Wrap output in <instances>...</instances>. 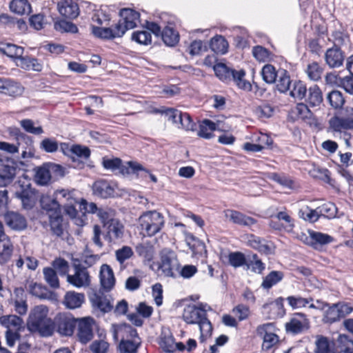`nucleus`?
<instances>
[{
  "instance_id": "obj_1",
  "label": "nucleus",
  "mask_w": 353,
  "mask_h": 353,
  "mask_svg": "<svg viewBox=\"0 0 353 353\" xmlns=\"http://www.w3.org/2000/svg\"><path fill=\"white\" fill-rule=\"evenodd\" d=\"M120 19L110 27H93L92 34L97 38L111 40L123 36L128 30L135 28L140 21V14L131 8L119 12Z\"/></svg>"
},
{
  "instance_id": "obj_2",
  "label": "nucleus",
  "mask_w": 353,
  "mask_h": 353,
  "mask_svg": "<svg viewBox=\"0 0 353 353\" xmlns=\"http://www.w3.org/2000/svg\"><path fill=\"white\" fill-rule=\"evenodd\" d=\"M207 303H199L197 305L189 304L183 312V319L188 324H197L199 327L200 340L203 342L212 332V325L207 317V312L211 310Z\"/></svg>"
},
{
  "instance_id": "obj_3",
  "label": "nucleus",
  "mask_w": 353,
  "mask_h": 353,
  "mask_svg": "<svg viewBox=\"0 0 353 353\" xmlns=\"http://www.w3.org/2000/svg\"><path fill=\"white\" fill-rule=\"evenodd\" d=\"M48 307L45 305H40L34 307L29 314L27 322L28 330L45 337L52 335L55 325L53 321L48 316Z\"/></svg>"
},
{
  "instance_id": "obj_4",
  "label": "nucleus",
  "mask_w": 353,
  "mask_h": 353,
  "mask_svg": "<svg viewBox=\"0 0 353 353\" xmlns=\"http://www.w3.org/2000/svg\"><path fill=\"white\" fill-rule=\"evenodd\" d=\"M139 220L143 235L148 236H154L159 232L165 224L163 216L156 210L143 213Z\"/></svg>"
},
{
  "instance_id": "obj_5",
  "label": "nucleus",
  "mask_w": 353,
  "mask_h": 353,
  "mask_svg": "<svg viewBox=\"0 0 353 353\" xmlns=\"http://www.w3.org/2000/svg\"><path fill=\"white\" fill-rule=\"evenodd\" d=\"M321 303V310H324L323 321L325 323L332 324L339 321L353 311V307L349 303L345 302H338L333 304Z\"/></svg>"
},
{
  "instance_id": "obj_6",
  "label": "nucleus",
  "mask_w": 353,
  "mask_h": 353,
  "mask_svg": "<svg viewBox=\"0 0 353 353\" xmlns=\"http://www.w3.org/2000/svg\"><path fill=\"white\" fill-rule=\"evenodd\" d=\"M158 268L163 276L176 277L180 269V263L176 253L169 248L163 249L160 252Z\"/></svg>"
},
{
  "instance_id": "obj_7",
  "label": "nucleus",
  "mask_w": 353,
  "mask_h": 353,
  "mask_svg": "<svg viewBox=\"0 0 353 353\" xmlns=\"http://www.w3.org/2000/svg\"><path fill=\"white\" fill-rule=\"evenodd\" d=\"M274 326L268 323L257 327V334L263 339L262 351L266 353H274L279 343V336L274 332Z\"/></svg>"
},
{
  "instance_id": "obj_8",
  "label": "nucleus",
  "mask_w": 353,
  "mask_h": 353,
  "mask_svg": "<svg viewBox=\"0 0 353 353\" xmlns=\"http://www.w3.org/2000/svg\"><path fill=\"white\" fill-rule=\"evenodd\" d=\"M310 320L305 314L296 312L285 324V328L287 333L296 335L306 332L310 328Z\"/></svg>"
},
{
  "instance_id": "obj_9",
  "label": "nucleus",
  "mask_w": 353,
  "mask_h": 353,
  "mask_svg": "<svg viewBox=\"0 0 353 353\" xmlns=\"http://www.w3.org/2000/svg\"><path fill=\"white\" fill-rule=\"evenodd\" d=\"M67 281L76 288L88 287L90 283V276L85 268L76 265L74 267V274H68Z\"/></svg>"
},
{
  "instance_id": "obj_10",
  "label": "nucleus",
  "mask_w": 353,
  "mask_h": 353,
  "mask_svg": "<svg viewBox=\"0 0 353 353\" xmlns=\"http://www.w3.org/2000/svg\"><path fill=\"white\" fill-rule=\"evenodd\" d=\"M114 185L105 180L97 181L92 186L95 195L102 198H108L122 194V190H115Z\"/></svg>"
},
{
  "instance_id": "obj_11",
  "label": "nucleus",
  "mask_w": 353,
  "mask_h": 353,
  "mask_svg": "<svg viewBox=\"0 0 353 353\" xmlns=\"http://www.w3.org/2000/svg\"><path fill=\"white\" fill-rule=\"evenodd\" d=\"M93 323L94 320L90 317L77 319V336L82 343H86L92 339Z\"/></svg>"
},
{
  "instance_id": "obj_12",
  "label": "nucleus",
  "mask_w": 353,
  "mask_h": 353,
  "mask_svg": "<svg viewBox=\"0 0 353 353\" xmlns=\"http://www.w3.org/2000/svg\"><path fill=\"white\" fill-rule=\"evenodd\" d=\"M229 128H225L221 121L216 123L209 119H204L199 125V130L197 132L199 137L209 139L212 137L214 130L226 131Z\"/></svg>"
},
{
  "instance_id": "obj_13",
  "label": "nucleus",
  "mask_w": 353,
  "mask_h": 353,
  "mask_svg": "<svg viewBox=\"0 0 353 353\" xmlns=\"http://www.w3.org/2000/svg\"><path fill=\"white\" fill-rule=\"evenodd\" d=\"M105 228V234L104 238L110 243H116L119 240L121 239L123 236L124 227L123 224L117 219L112 221Z\"/></svg>"
},
{
  "instance_id": "obj_14",
  "label": "nucleus",
  "mask_w": 353,
  "mask_h": 353,
  "mask_svg": "<svg viewBox=\"0 0 353 353\" xmlns=\"http://www.w3.org/2000/svg\"><path fill=\"white\" fill-rule=\"evenodd\" d=\"M57 10L62 17L70 19H74L79 14L77 0H61L57 3Z\"/></svg>"
},
{
  "instance_id": "obj_15",
  "label": "nucleus",
  "mask_w": 353,
  "mask_h": 353,
  "mask_svg": "<svg viewBox=\"0 0 353 353\" xmlns=\"http://www.w3.org/2000/svg\"><path fill=\"white\" fill-rule=\"evenodd\" d=\"M304 241L307 245L317 250L323 245L332 243L334 238L327 234L309 230V236H306Z\"/></svg>"
},
{
  "instance_id": "obj_16",
  "label": "nucleus",
  "mask_w": 353,
  "mask_h": 353,
  "mask_svg": "<svg viewBox=\"0 0 353 353\" xmlns=\"http://www.w3.org/2000/svg\"><path fill=\"white\" fill-rule=\"evenodd\" d=\"M110 331L115 341L126 340L138 334L136 329L127 323L112 324Z\"/></svg>"
},
{
  "instance_id": "obj_17",
  "label": "nucleus",
  "mask_w": 353,
  "mask_h": 353,
  "mask_svg": "<svg viewBox=\"0 0 353 353\" xmlns=\"http://www.w3.org/2000/svg\"><path fill=\"white\" fill-rule=\"evenodd\" d=\"M90 301L94 310H98L103 313L108 312L113 308L110 298L101 292L93 293L90 296Z\"/></svg>"
},
{
  "instance_id": "obj_18",
  "label": "nucleus",
  "mask_w": 353,
  "mask_h": 353,
  "mask_svg": "<svg viewBox=\"0 0 353 353\" xmlns=\"http://www.w3.org/2000/svg\"><path fill=\"white\" fill-rule=\"evenodd\" d=\"M77 319L70 316H60L57 319V331L62 336H71L77 326Z\"/></svg>"
},
{
  "instance_id": "obj_19",
  "label": "nucleus",
  "mask_w": 353,
  "mask_h": 353,
  "mask_svg": "<svg viewBox=\"0 0 353 353\" xmlns=\"http://www.w3.org/2000/svg\"><path fill=\"white\" fill-rule=\"evenodd\" d=\"M326 81L330 83H335L337 86L344 89L347 93L353 94V74L344 77H338L334 73H330L326 75Z\"/></svg>"
},
{
  "instance_id": "obj_20",
  "label": "nucleus",
  "mask_w": 353,
  "mask_h": 353,
  "mask_svg": "<svg viewBox=\"0 0 353 353\" xmlns=\"http://www.w3.org/2000/svg\"><path fill=\"white\" fill-rule=\"evenodd\" d=\"M330 129L336 132H341L353 129V117H333L329 121Z\"/></svg>"
},
{
  "instance_id": "obj_21",
  "label": "nucleus",
  "mask_w": 353,
  "mask_h": 353,
  "mask_svg": "<svg viewBox=\"0 0 353 353\" xmlns=\"http://www.w3.org/2000/svg\"><path fill=\"white\" fill-rule=\"evenodd\" d=\"M4 218L6 224L13 230H21L27 226L26 218L18 212H8L4 215Z\"/></svg>"
},
{
  "instance_id": "obj_22",
  "label": "nucleus",
  "mask_w": 353,
  "mask_h": 353,
  "mask_svg": "<svg viewBox=\"0 0 353 353\" xmlns=\"http://www.w3.org/2000/svg\"><path fill=\"white\" fill-rule=\"evenodd\" d=\"M224 214L230 221L240 225L250 226L256 223L253 218L248 216L239 211L226 210L224 211Z\"/></svg>"
},
{
  "instance_id": "obj_23",
  "label": "nucleus",
  "mask_w": 353,
  "mask_h": 353,
  "mask_svg": "<svg viewBox=\"0 0 353 353\" xmlns=\"http://www.w3.org/2000/svg\"><path fill=\"white\" fill-rule=\"evenodd\" d=\"M59 167V165L55 164L46 163L37 168L35 169V181L41 185H47L51 180L50 170Z\"/></svg>"
},
{
  "instance_id": "obj_24",
  "label": "nucleus",
  "mask_w": 353,
  "mask_h": 353,
  "mask_svg": "<svg viewBox=\"0 0 353 353\" xmlns=\"http://www.w3.org/2000/svg\"><path fill=\"white\" fill-rule=\"evenodd\" d=\"M28 292L41 299L52 300L55 298V294L47 287L37 283H30L28 287Z\"/></svg>"
},
{
  "instance_id": "obj_25",
  "label": "nucleus",
  "mask_w": 353,
  "mask_h": 353,
  "mask_svg": "<svg viewBox=\"0 0 353 353\" xmlns=\"http://www.w3.org/2000/svg\"><path fill=\"white\" fill-rule=\"evenodd\" d=\"M325 59L330 68H339L343 65L344 55L340 48L334 47L326 51Z\"/></svg>"
},
{
  "instance_id": "obj_26",
  "label": "nucleus",
  "mask_w": 353,
  "mask_h": 353,
  "mask_svg": "<svg viewBox=\"0 0 353 353\" xmlns=\"http://www.w3.org/2000/svg\"><path fill=\"white\" fill-rule=\"evenodd\" d=\"M84 301L85 295L83 293L69 291L65 293L63 303L68 309H76L80 307Z\"/></svg>"
},
{
  "instance_id": "obj_27",
  "label": "nucleus",
  "mask_w": 353,
  "mask_h": 353,
  "mask_svg": "<svg viewBox=\"0 0 353 353\" xmlns=\"http://www.w3.org/2000/svg\"><path fill=\"white\" fill-rule=\"evenodd\" d=\"M21 140L17 141L19 151L21 150V159H28L34 156V148L32 139L28 136H21Z\"/></svg>"
},
{
  "instance_id": "obj_28",
  "label": "nucleus",
  "mask_w": 353,
  "mask_h": 353,
  "mask_svg": "<svg viewBox=\"0 0 353 353\" xmlns=\"http://www.w3.org/2000/svg\"><path fill=\"white\" fill-rule=\"evenodd\" d=\"M141 339L139 334L126 340H121L119 348L121 353H137L141 345Z\"/></svg>"
},
{
  "instance_id": "obj_29",
  "label": "nucleus",
  "mask_w": 353,
  "mask_h": 353,
  "mask_svg": "<svg viewBox=\"0 0 353 353\" xmlns=\"http://www.w3.org/2000/svg\"><path fill=\"white\" fill-rule=\"evenodd\" d=\"M100 281L101 286L106 290H110L115 283L114 273L111 268L103 264L101 268Z\"/></svg>"
},
{
  "instance_id": "obj_30",
  "label": "nucleus",
  "mask_w": 353,
  "mask_h": 353,
  "mask_svg": "<svg viewBox=\"0 0 353 353\" xmlns=\"http://www.w3.org/2000/svg\"><path fill=\"white\" fill-rule=\"evenodd\" d=\"M23 321L16 315H6L0 317V324L6 327V331H21Z\"/></svg>"
},
{
  "instance_id": "obj_31",
  "label": "nucleus",
  "mask_w": 353,
  "mask_h": 353,
  "mask_svg": "<svg viewBox=\"0 0 353 353\" xmlns=\"http://www.w3.org/2000/svg\"><path fill=\"white\" fill-rule=\"evenodd\" d=\"M16 194L21 199L23 208L30 209L34 205L37 197L33 190L28 188L17 192Z\"/></svg>"
},
{
  "instance_id": "obj_32",
  "label": "nucleus",
  "mask_w": 353,
  "mask_h": 353,
  "mask_svg": "<svg viewBox=\"0 0 353 353\" xmlns=\"http://www.w3.org/2000/svg\"><path fill=\"white\" fill-rule=\"evenodd\" d=\"M41 205L48 214L49 218L54 216L57 214H61L60 205L54 199L49 196H43L41 199Z\"/></svg>"
},
{
  "instance_id": "obj_33",
  "label": "nucleus",
  "mask_w": 353,
  "mask_h": 353,
  "mask_svg": "<svg viewBox=\"0 0 353 353\" xmlns=\"http://www.w3.org/2000/svg\"><path fill=\"white\" fill-rule=\"evenodd\" d=\"M249 245L260 252L268 254L272 252L271 243H268L265 239L252 235L248 240Z\"/></svg>"
},
{
  "instance_id": "obj_34",
  "label": "nucleus",
  "mask_w": 353,
  "mask_h": 353,
  "mask_svg": "<svg viewBox=\"0 0 353 353\" xmlns=\"http://www.w3.org/2000/svg\"><path fill=\"white\" fill-rule=\"evenodd\" d=\"M277 78L278 79L276 80L275 83L278 91L282 93L288 91L292 83L288 72L284 69L279 70Z\"/></svg>"
},
{
  "instance_id": "obj_35",
  "label": "nucleus",
  "mask_w": 353,
  "mask_h": 353,
  "mask_svg": "<svg viewBox=\"0 0 353 353\" xmlns=\"http://www.w3.org/2000/svg\"><path fill=\"white\" fill-rule=\"evenodd\" d=\"M16 175V168L12 165H4L0 169V188L6 187L14 180Z\"/></svg>"
},
{
  "instance_id": "obj_36",
  "label": "nucleus",
  "mask_w": 353,
  "mask_h": 353,
  "mask_svg": "<svg viewBox=\"0 0 353 353\" xmlns=\"http://www.w3.org/2000/svg\"><path fill=\"white\" fill-rule=\"evenodd\" d=\"M23 88L19 83L10 79H5L2 93L11 96L17 97L23 93Z\"/></svg>"
},
{
  "instance_id": "obj_37",
  "label": "nucleus",
  "mask_w": 353,
  "mask_h": 353,
  "mask_svg": "<svg viewBox=\"0 0 353 353\" xmlns=\"http://www.w3.org/2000/svg\"><path fill=\"white\" fill-rule=\"evenodd\" d=\"M210 47L215 53L224 54L228 52V43L223 36L216 35L212 38Z\"/></svg>"
},
{
  "instance_id": "obj_38",
  "label": "nucleus",
  "mask_w": 353,
  "mask_h": 353,
  "mask_svg": "<svg viewBox=\"0 0 353 353\" xmlns=\"http://www.w3.org/2000/svg\"><path fill=\"white\" fill-rule=\"evenodd\" d=\"M216 76L221 81L228 82L232 81L234 70L228 68L225 63H218L213 66Z\"/></svg>"
},
{
  "instance_id": "obj_39",
  "label": "nucleus",
  "mask_w": 353,
  "mask_h": 353,
  "mask_svg": "<svg viewBox=\"0 0 353 353\" xmlns=\"http://www.w3.org/2000/svg\"><path fill=\"white\" fill-rule=\"evenodd\" d=\"M161 35L165 44L168 46H174L179 41V34L178 32L171 26H166L163 30Z\"/></svg>"
},
{
  "instance_id": "obj_40",
  "label": "nucleus",
  "mask_w": 353,
  "mask_h": 353,
  "mask_svg": "<svg viewBox=\"0 0 353 353\" xmlns=\"http://www.w3.org/2000/svg\"><path fill=\"white\" fill-rule=\"evenodd\" d=\"M110 15L107 10V8H100L99 10H96L94 14L92 17V20L93 22H96L99 27H108L109 21H110ZM93 27H96L95 26H92V28Z\"/></svg>"
},
{
  "instance_id": "obj_41",
  "label": "nucleus",
  "mask_w": 353,
  "mask_h": 353,
  "mask_svg": "<svg viewBox=\"0 0 353 353\" xmlns=\"http://www.w3.org/2000/svg\"><path fill=\"white\" fill-rule=\"evenodd\" d=\"M306 101L311 107L319 106L322 103V92L317 85H314L309 88Z\"/></svg>"
},
{
  "instance_id": "obj_42",
  "label": "nucleus",
  "mask_w": 353,
  "mask_h": 353,
  "mask_svg": "<svg viewBox=\"0 0 353 353\" xmlns=\"http://www.w3.org/2000/svg\"><path fill=\"white\" fill-rule=\"evenodd\" d=\"M10 8L12 12L21 15L31 12V6L28 0H12Z\"/></svg>"
},
{
  "instance_id": "obj_43",
  "label": "nucleus",
  "mask_w": 353,
  "mask_h": 353,
  "mask_svg": "<svg viewBox=\"0 0 353 353\" xmlns=\"http://www.w3.org/2000/svg\"><path fill=\"white\" fill-rule=\"evenodd\" d=\"M290 91V95L295 99H303L307 92V88L305 83L301 81H294L292 82Z\"/></svg>"
},
{
  "instance_id": "obj_44",
  "label": "nucleus",
  "mask_w": 353,
  "mask_h": 353,
  "mask_svg": "<svg viewBox=\"0 0 353 353\" xmlns=\"http://www.w3.org/2000/svg\"><path fill=\"white\" fill-rule=\"evenodd\" d=\"M43 274L45 281L50 288L53 289H58L59 288V279L57 272L52 268H44Z\"/></svg>"
},
{
  "instance_id": "obj_45",
  "label": "nucleus",
  "mask_w": 353,
  "mask_h": 353,
  "mask_svg": "<svg viewBox=\"0 0 353 353\" xmlns=\"http://www.w3.org/2000/svg\"><path fill=\"white\" fill-rule=\"evenodd\" d=\"M284 274L281 271H272L264 278L261 287L268 290L280 282Z\"/></svg>"
},
{
  "instance_id": "obj_46",
  "label": "nucleus",
  "mask_w": 353,
  "mask_h": 353,
  "mask_svg": "<svg viewBox=\"0 0 353 353\" xmlns=\"http://www.w3.org/2000/svg\"><path fill=\"white\" fill-rule=\"evenodd\" d=\"M245 72L243 70H234L232 74V80L239 87L245 91H250L252 90L251 83L245 79Z\"/></svg>"
},
{
  "instance_id": "obj_47",
  "label": "nucleus",
  "mask_w": 353,
  "mask_h": 353,
  "mask_svg": "<svg viewBox=\"0 0 353 353\" xmlns=\"http://www.w3.org/2000/svg\"><path fill=\"white\" fill-rule=\"evenodd\" d=\"M245 72L243 70H234L232 74V80L239 87L245 91H250L252 90L251 83L245 79Z\"/></svg>"
},
{
  "instance_id": "obj_48",
  "label": "nucleus",
  "mask_w": 353,
  "mask_h": 353,
  "mask_svg": "<svg viewBox=\"0 0 353 353\" xmlns=\"http://www.w3.org/2000/svg\"><path fill=\"white\" fill-rule=\"evenodd\" d=\"M286 300L289 305L293 309H301L305 307L309 303L313 301L312 297L303 298L301 296H289Z\"/></svg>"
},
{
  "instance_id": "obj_49",
  "label": "nucleus",
  "mask_w": 353,
  "mask_h": 353,
  "mask_svg": "<svg viewBox=\"0 0 353 353\" xmlns=\"http://www.w3.org/2000/svg\"><path fill=\"white\" fill-rule=\"evenodd\" d=\"M136 252L148 261H151L154 256V247L148 243H139L136 246Z\"/></svg>"
},
{
  "instance_id": "obj_50",
  "label": "nucleus",
  "mask_w": 353,
  "mask_h": 353,
  "mask_svg": "<svg viewBox=\"0 0 353 353\" xmlns=\"http://www.w3.org/2000/svg\"><path fill=\"white\" fill-rule=\"evenodd\" d=\"M261 73L263 81L267 83L272 84L276 82L279 70L276 71L272 65L266 64L263 67Z\"/></svg>"
},
{
  "instance_id": "obj_51",
  "label": "nucleus",
  "mask_w": 353,
  "mask_h": 353,
  "mask_svg": "<svg viewBox=\"0 0 353 353\" xmlns=\"http://www.w3.org/2000/svg\"><path fill=\"white\" fill-rule=\"evenodd\" d=\"M0 50L8 57L18 59L23 54V48L14 44L6 43L0 48Z\"/></svg>"
},
{
  "instance_id": "obj_52",
  "label": "nucleus",
  "mask_w": 353,
  "mask_h": 353,
  "mask_svg": "<svg viewBox=\"0 0 353 353\" xmlns=\"http://www.w3.org/2000/svg\"><path fill=\"white\" fill-rule=\"evenodd\" d=\"M338 349L341 353H353V340L346 334H340L337 339Z\"/></svg>"
},
{
  "instance_id": "obj_53",
  "label": "nucleus",
  "mask_w": 353,
  "mask_h": 353,
  "mask_svg": "<svg viewBox=\"0 0 353 353\" xmlns=\"http://www.w3.org/2000/svg\"><path fill=\"white\" fill-rule=\"evenodd\" d=\"M154 112L164 114L168 117V120L172 121L176 125L179 123V120L181 117L182 112L174 108H161L160 109H156Z\"/></svg>"
},
{
  "instance_id": "obj_54",
  "label": "nucleus",
  "mask_w": 353,
  "mask_h": 353,
  "mask_svg": "<svg viewBox=\"0 0 353 353\" xmlns=\"http://www.w3.org/2000/svg\"><path fill=\"white\" fill-rule=\"evenodd\" d=\"M54 29L61 32L75 33L78 31V28L75 24L64 19H59L54 22Z\"/></svg>"
},
{
  "instance_id": "obj_55",
  "label": "nucleus",
  "mask_w": 353,
  "mask_h": 353,
  "mask_svg": "<svg viewBox=\"0 0 353 353\" xmlns=\"http://www.w3.org/2000/svg\"><path fill=\"white\" fill-rule=\"evenodd\" d=\"M228 261L230 265L236 268L248 265L244 254L241 252H233L229 254Z\"/></svg>"
},
{
  "instance_id": "obj_56",
  "label": "nucleus",
  "mask_w": 353,
  "mask_h": 353,
  "mask_svg": "<svg viewBox=\"0 0 353 353\" xmlns=\"http://www.w3.org/2000/svg\"><path fill=\"white\" fill-rule=\"evenodd\" d=\"M12 253V245L9 241L0 243V264L7 263Z\"/></svg>"
},
{
  "instance_id": "obj_57",
  "label": "nucleus",
  "mask_w": 353,
  "mask_h": 353,
  "mask_svg": "<svg viewBox=\"0 0 353 353\" xmlns=\"http://www.w3.org/2000/svg\"><path fill=\"white\" fill-rule=\"evenodd\" d=\"M299 216L305 221L314 223L318 221L320 214L318 208L315 210H312L306 207L299 210Z\"/></svg>"
},
{
  "instance_id": "obj_58",
  "label": "nucleus",
  "mask_w": 353,
  "mask_h": 353,
  "mask_svg": "<svg viewBox=\"0 0 353 353\" xmlns=\"http://www.w3.org/2000/svg\"><path fill=\"white\" fill-rule=\"evenodd\" d=\"M132 39L139 44L148 45L152 42V36L148 30H139L132 33Z\"/></svg>"
},
{
  "instance_id": "obj_59",
  "label": "nucleus",
  "mask_w": 353,
  "mask_h": 353,
  "mask_svg": "<svg viewBox=\"0 0 353 353\" xmlns=\"http://www.w3.org/2000/svg\"><path fill=\"white\" fill-rule=\"evenodd\" d=\"M179 121L177 125L179 128L191 131H194L196 129V123L193 121L188 113L182 112Z\"/></svg>"
},
{
  "instance_id": "obj_60",
  "label": "nucleus",
  "mask_w": 353,
  "mask_h": 353,
  "mask_svg": "<svg viewBox=\"0 0 353 353\" xmlns=\"http://www.w3.org/2000/svg\"><path fill=\"white\" fill-rule=\"evenodd\" d=\"M253 56L261 62L269 61L272 59L271 52L261 46H257L252 49Z\"/></svg>"
},
{
  "instance_id": "obj_61",
  "label": "nucleus",
  "mask_w": 353,
  "mask_h": 353,
  "mask_svg": "<svg viewBox=\"0 0 353 353\" xmlns=\"http://www.w3.org/2000/svg\"><path fill=\"white\" fill-rule=\"evenodd\" d=\"M320 216L327 219H332L336 216L337 208L332 203H325L318 207Z\"/></svg>"
},
{
  "instance_id": "obj_62",
  "label": "nucleus",
  "mask_w": 353,
  "mask_h": 353,
  "mask_svg": "<svg viewBox=\"0 0 353 353\" xmlns=\"http://www.w3.org/2000/svg\"><path fill=\"white\" fill-rule=\"evenodd\" d=\"M327 100L335 109L341 108L345 102L342 93L338 90L330 92L327 95Z\"/></svg>"
},
{
  "instance_id": "obj_63",
  "label": "nucleus",
  "mask_w": 353,
  "mask_h": 353,
  "mask_svg": "<svg viewBox=\"0 0 353 353\" xmlns=\"http://www.w3.org/2000/svg\"><path fill=\"white\" fill-rule=\"evenodd\" d=\"M59 144L54 138H45L40 143V149L48 153H53L58 150Z\"/></svg>"
},
{
  "instance_id": "obj_64",
  "label": "nucleus",
  "mask_w": 353,
  "mask_h": 353,
  "mask_svg": "<svg viewBox=\"0 0 353 353\" xmlns=\"http://www.w3.org/2000/svg\"><path fill=\"white\" fill-rule=\"evenodd\" d=\"M316 353H336L330 348L329 341L326 337L319 336L316 341Z\"/></svg>"
}]
</instances>
